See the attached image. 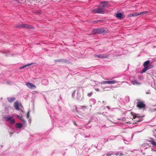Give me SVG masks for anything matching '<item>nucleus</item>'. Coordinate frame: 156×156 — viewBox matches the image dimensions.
<instances>
[{"instance_id": "2", "label": "nucleus", "mask_w": 156, "mask_h": 156, "mask_svg": "<svg viewBox=\"0 0 156 156\" xmlns=\"http://www.w3.org/2000/svg\"><path fill=\"white\" fill-rule=\"evenodd\" d=\"M94 13H104L105 10L99 5L97 9H94L92 11Z\"/></svg>"}, {"instance_id": "34", "label": "nucleus", "mask_w": 156, "mask_h": 156, "mask_svg": "<svg viewBox=\"0 0 156 156\" xmlns=\"http://www.w3.org/2000/svg\"><path fill=\"white\" fill-rule=\"evenodd\" d=\"M107 108L108 109H110V108L109 106H107Z\"/></svg>"}, {"instance_id": "31", "label": "nucleus", "mask_w": 156, "mask_h": 156, "mask_svg": "<svg viewBox=\"0 0 156 156\" xmlns=\"http://www.w3.org/2000/svg\"><path fill=\"white\" fill-rule=\"evenodd\" d=\"M95 89V90H96V91H99V89L98 88Z\"/></svg>"}, {"instance_id": "29", "label": "nucleus", "mask_w": 156, "mask_h": 156, "mask_svg": "<svg viewBox=\"0 0 156 156\" xmlns=\"http://www.w3.org/2000/svg\"><path fill=\"white\" fill-rule=\"evenodd\" d=\"M92 92H91L90 93L88 94L87 96L88 97H90L92 95Z\"/></svg>"}, {"instance_id": "21", "label": "nucleus", "mask_w": 156, "mask_h": 156, "mask_svg": "<svg viewBox=\"0 0 156 156\" xmlns=\"http://www.w3.org/2000/svg\"><path fill=\"white\" fill-rule=\"evenodd\" d=\"M150 62V61L149 60H147L145 62L144 64V67L146 66Z\"/></svg>"}, {"instance_id": "37", "label": "nucleus", "mask_w": 156, "mask_h": 156, "mask_svg": "<svg viewBox=\"0 0 156 156\" xmlns=\"http://www.w3.org/2000/svg\"><path fill=\"white\" fill-rule=\"evenodd\" d=\"M131 114H132V115H133L134 113L133 112H131Z\"/></svg>"}, {"instance_id": "22", "label": "nucleus", "mask_w": 156, "mask_h": 156, "mask_svg": "<svg viewBox=\"0 0 156 156\" xmlns=\"http://www.w3.org/2000/svg\"><path fill=\"white\" fill-rule=\"evenodd\" d=\"M149 68H149L148 66L145 67L142 70V73L145 72Z\"/></svg>"}, {"instance_id": "26", "label": "nucleus", "mask_w": 156, "mask_h": 156, "mask_svg": "<svg viewBox=\"0 0 156 156\" xmlns=\"http://www.w3.org/2000/svg\"><path fill=\"white\" fill-rule=\"evenodd\" d=\"M77 96L76 97V98L77 99L79 100L80 98V94H79L78 93L77 94Z\"/></svg>"}, {"instance_id": "5", "label": "nucleus", "mask_w": 156, "mask_h": 156, "mask_svg": "<svg viewBox=\"0 0 156 156\" xmlns=\"http://www.w3.org/2000/svg\"><path fill=\"white\" fill-rule=\"evenodd\" d=\"M112 155H116V156L120 155V156H121L123 155V154L120 152H115L111 151L109 152L107 154L106 156H111Z\"/></svg>"}, {"instance_id": "36", "label": "nucleus", "mask_w": 156, "mask_h": 156, "mask_svg": "<svg viewBox=\"0 0 156 156\" xmlns=\"http://www.w3.org/2000/svg\"><path fill=\"white\" fill-rule=\"evenodd\" d=\"M146 93V94H150V92H147Z\"/></svg>"}, {"instance_id": "23", "label": "nucleus", "mask_w": 156, "mask_h": 156, "mask_svg": "<svg viewBox=\"0 0 156 156\" xmlns=\"http://www.w3.org/2000/svg\"><path fill=\"white\" fill-rule=\"evenodd\" d=\"M150 142L154 146H156V142L154 140H151L150 141Z\"/></svg>"}, {"instance_id": "11", "label": "nucleus", "mask_w": 156, "mask_h": 156, "mask_svg": "<svg viewBox=\"0 0 156 156\" xmlns=\"http://www.w3.org/2000/svg\"><path fill=\"white\" fill-rule=\"evenodd\" d=\"M131 83L132 84L134 85H140L141 84V83H140L138 82L137 80H135V79L133 80L131 82Z\"/></svg>"}, {"instance_id": "33", "label": "nucleus", "mask_w": 156, "mask_h": 156, "mask_svg": "<svg viewBox=\"0 0 156 156\" xmlns=\"http://www.w3.org/2000/svg\"><path fill=\"white\" fill-rule=\"evenodd\" d=\"M74 125H75L76 126L77 125L76 124V122L75 121L74 122Z\"/></svg>"}, {"instance_id": "32", "label": "nucleus", "mask_w": 156, "mask_h": 156, "mask_svg": "<svg viewBox=\"0 0 156 156\" xmlns=\"http://www.w3.org/2000/svg\"><path fill=\"white\" fill-rule=\"evenodd\" d=\"M142 121V119H138L137 120V121L138 122H140Z\"/></svg>"}, {"instance_id": "18", "label": "nucleus", "mask_w": 156, "mask_h": 156, "mask_svg": "<svg viewBox=\"0 0 156 156\" xmlns=\"http://www.w3.org/2000/svg\"><path fill=\"white\" fill-rule=\"evenodd\" d=\"M122 14L121 13H118L116 15V17L119 18L120 19H121L122 18Z\"/></svg>"}, {"instance_id": "27", "label": "nucleus", "mask_w": 156, "mask_h": 156, "mask_svg": "<svg viewBox=\"0 0 156 156\" xmlns=\"http://www.w3.org/2000/svg\"><path fill=\"white\" fill-rule=\"evenodd\" d=\"M138 117V118H140L141 117V116H138L137 115H135L133 116V119H135L136 118Z\"/></svg>"}, {"instance_id": "30", "label": "nucleus", "mask_w": 156, "mask_h": 156, "mask_svg": "<svg viewBox=\"0 0 156 156\" xmlns=\"http://www.w3.org/2000/svg\"><path fill=\"white\" fill-rule=\"evenodd\" d=\"M75 93H76V90H75L73 92L72 94V96L73 97V96L75 94Z\"/></svg>"}, {"instance_id": "20", "label": "nucleus", "mask_w": 156, "mask_h": 156, "mask_svg": "<svg viewBox=\"0 0 156 156\" xmlns=\"http://www.w3.org/2000/svg\"><path fill=\"white\" fill-rule=\"evenodd\" d=\"M17 117L22 121L24 123L25 122V120L23 118V117L22 116H20L18 115H17Z\"/></svg>"}, {"instance_id": "12", "label": "nucleus", "mask_w": 156, "mask_h": 156, "mask_svg": "<svg viewBox=\"0 0 156 156\" xmlns=\"http://www.w3.org/2000/svg\"><path fill=\"white\" fill-rule=\"evenodd\" d=\"M7 99L9 102L12 103L15 100L16 98L14 97H12V98H7Z\"/></svg>"}, {"instance_id": "19", "label": "nucleus", "mask_w": 156, "mask_h": 156, "mask_svg": "<svg viewBox=\"0 0 156 156\" xmlns=\"http://www.w3.org/2000/svg\"><path fill=\"white\" fill-rule=\"evenodd\" d=\"M33 64V63H30V64H29L25 65H24V66H22V67H20V69H23V68H24L25 67H27V66H31V65Z\"/></svg>"}, {"instance_id": "25", "label": "nucleus", "mask_w": 156, "mask_h": 156, "mask_svg": "<svg viewBox=\"0 0 156 156\" xmlns=\"http://www.w3.org/2000/svg\"><path fill=\"white\" fill-rule=\"evenodd\" d=\"M27 119H28L30 117V111H29L27 113Z\"/></svg>"}, {"instance_id": "1", "label": "nucleus", "mask_w": 156, "mask_h": 156, "mask_svg": "<svg viewBox=\"0 0 156 156\" xmlns=\"http://www.w3.org/2000/svg\"><path fill=\"white\" fill-rule=\"evenodd\" d=\"M93 34H104L106 33V31L104 28H98L94 29L93 31Z\"/></svg>"}, {"instance_id": "15", "label": "nucleus", "mask_w": 156, "mask_h": 156, "mask_svg": "<svg viewBox=\"0 0 156 156\" xmlns=\"http://www.w3.org/2000/svg\"><path fill=\"white\" fill-rule=\"evenodd\" d=\"M15 126L16 128L20 129L22 127V125L21 123H16Z\"/></svg>"}, {"instance_id": "35", "label": "nucleus", "mask_w": 156, "mask_h": 156, "mask_svg": "<svg viewBox=\"0 0 156 156\" xmlns=\"http://www.w3.org/2000/svg\"><path fill=\"white\" fill-rule=\"evenodd\" d=\"M120 86V84H118V85H117V87H119Z\"/></svg>"}, {"instance_id": "9", "label": "nucleus", "mask_w": 156, "mask_h": 156, "mask_svg": "<svg viewBox=\"0 0 156 156\" xmlns=\"http://www.w3.org/2000/svg\"><path fill=\"white\" fill-rule=\"evenodd\" d=\"M26 85L28 88L31 89L36 88V86L35 85L30 83L28 82L26 83Z\"/></svg>"}, {"instance_id": "16", "label": "nucleus", "mask_w": 156, "mask_h": 156, "mask_svg": "<svg viewBox=\"0 0 156 156\" xmlns=\"http://www.w3.org/2000/svg\"><path fill=\"white\" fill-rule=\"evenodd\" d=\"M13 117V116H11V117L5 116L4 117V118L6 121H9V120H11Z\"/></svg>"}, {"instance_id": "4", "label": "nucleus", "mask_w": 156, "mask_h": 156, "mask_svg": "<svg viewBox=\"0 0 156 156\" xmlns=\"http://www.w3.org/2000/svg\"><path fill=\"white\" fill-rule=\"evenodd\" d=\"M119 82L113 80L112 81H105L101 82H98L99 84H113L116 83H118Z\"/></svg>"}, {"instance_id": "13", "label": "nucleus", "mask_w": 156, "mask_h": 156, "mask_svg": "<svg viewBox=\"0 0 156 156\" xmlns=\"http://www.w3.org/2000/svg\"><path fill=\"white\" fill-rule=\"evenodd\" d=\"M14 107L17 110L19 109V105L17 102H15L14 104Z\"/></svg>"}, {"instance_id": "6", "label": "nucleus", "mask_w": 156, "mask_h": 156, "mask_svg": "<svg viewBox=\"0 0 156 156\" xmlns=\"http://www.w3.org/2000/svg\"><path fill=\"white\" fill-rule=\"evenodd\" d=\"M99 6L105 10V8L108 7V2H101L99 5Z\"/></svg>"}, {"instance_id": "14", "label": "nucleus", "mask_w": 156, "mask_h": 156, "mask_svg": "<svg viewBox=\"0 0 156 156\" xmlns=\"http://www.w3.org/2000/svg\"><path fill=\"white\" fill-rule=\"evenodd\" d=\"M139 15H147L149 13V12L148 11H144L143 12H139Z\"/></svg>"}, {"instance_id": "24", "label": "nucleus", "mask_w": 156, "mask_h": 156, "mask_svg": "<svg viewBox=\"0 0 156 156\" xmlns=\"http://www.w3.org/2000/svg\"><path fill=\"white\" fill-rule=\"evenodd\" d=\"M15 122V120L14 119H12L10 120V124H14Z\"/></svg>"}, {"instance_id": "3", "label": "nucleus", "mask_w": 156, "mask_h": 156, "mask_svg": "<svg viewBox=\"0 0 156 156\" xmlns=\"http://www.w3.org/2000/svg\"><path fill=\"white\" fill-rule=\"evenodd\" d=\"M15 27L18 28H28L29 29H32V27L30 25H28L27 24H24L22 23L21 24H17L15 26Z\"/></svg>"}, {"instance_id": "17", "label": "nucleus", "mask_w": 156, "mask_h": 156, "mask_svg": "<svg viewBox=\"0 0 156 156\" xmlns=\"http://www.w3.org/2000/svg\"><path fill=\"white\" fill-rule=\"evenodd\" d=\"M103 88V91H108L111 89V87H106L104 88L102 87Z\"/></svg>"}, {"instance_id": "10", "label": "nucleus", "mask_w": 156, "mask_h": 156, "mask_svg": "<svg viewBox=\"0 0 156 156\" xmlns=\"http://www.w3.org/2000/svg\"><path fill=\"white\" fill-rule=\"evenodd\" d=\"M139 15V12H134L129 14L128 16L129 17H133L137 16Z\"/></svg>"}, {"instance_id": "8", "label": "nucleus", "mask_w": 156, "mask_h": 156, "mask_svg": "<svg viewBox=\"0 0 156 156\" xmlns=\"http://www.w3.org/2000/svg\"><path fill=\"white\" fill-rule=\"evenodd\" d=\"M137 104V106L140 108H144L145 106V105L143 102L138 101Z\"/></svg>"}, {"instance_id": "7", "label": "nucleus", "mask_w": 156, "mask_h": 156, "mask_svg": "<svg viewBox=\"0 0 156 156\" xmlns=\"http://www.w3.org/2000/svg\"><path fill=\"white\" fill-rule=\"evenodd\" d=\"M94 58H105L107 57L108 55L106 54H99L98 55H94Z\"/></svg>"}, {"instance_id": "28", "label": "nucleus", "mask_w": 156, "mask_h": 156, "mask_svg": "<svg viewBox=\"0 0 156 156\" xmlns=\"http://www.w3.org/2000/svg\"><path fill=\"white\" fill-rule=\"evenodd\" d=\"M87 106H80V108L81 109L85 108H87Z\"/></svg>"}]
</instances>
